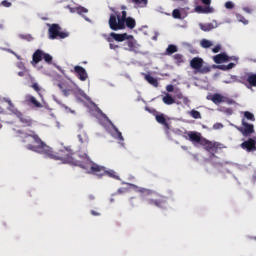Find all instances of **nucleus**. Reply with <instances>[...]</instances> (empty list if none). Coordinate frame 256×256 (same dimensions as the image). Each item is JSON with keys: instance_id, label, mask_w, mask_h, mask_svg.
<instances>
[{"instance_id": "49530a36", "label": "nucleus", "mask_w": 256, "mask_h": 256, "mask_svg": "<svg viewBox=\"0 0 256 256\" xmlns=\"http://www.w3.org/2000/svg\"><path fill=\"white\" fill-rule=\"evenodd\" d=\"M90 213L91 215H93V217H101V213L95 210H91Z\"/></svg>"}, {"instance_id": "a878e982", "label": "nucleus", "mask_w": 256, "mask_h": 256, "mask_svg": "<svg viewBox=\"0 0 256 256\" xmlns=\"http://www.w3.org/2000/svg\"><path fill=\"white\" fill-rule=\"evenodd\" d=\"M105 175H107L108 177H111L112 179H116L117 181H121V178L119 177V175H117V172H115V170L105 169Z\"/></svg>"}, {"instance_id": "2f4dec72", "label": "nucleus", "mask_w": 256, "mask_h": 256, "mask_svg": "<svg viewBox=\"0 0 256 256\" xmlns=\"http://www.w3.org/2000/svg\"><path fill=\"white\" fill-rule=\"evenodd\" d=\"M244 119L248 121H255V115L249 111L244 112Z\"/></svg>"}, {"instance_id": "412c9836", "label": "nucleus", "mask_w": 256, "mask_h": 256, "mask_svg": "<svg viewBox=\"0 0 256 256\" xmlns=\"http://www.w3.org/2000/svg\"><path fill=\"white\" fill-rule=\"evenodd\" d=\"M195 11L196 13H203V14H209V13H213V8L211 6H201L198 5L195 7Z\"/></svg>"}, {"instance_id": "dca6fc26", "label": "nucleus", "mask_w": 256, "mask_h": 256, "mask_svg": "<svg viewBox=\"0 0 256 256\" xmlns=\"http://www.w3.org/2000/svg\"><path fill=\"white\" fill-rule=\"evenodd\" d=\"M207 99H208V101H212V103H214V105H221V103H223V101H224V96L219 93H215V94L207 96Z\"/></svg>"}, {"instance_id": "4be33fe9", "label": "nucleus", "mask_w": 256, "mask_h": 256, "mask_svg": "<svg viewBox=\"0 0 256 256\" xmlns=\"http://www.w3.org/2000/svg\"><path fill=\"white\" fill-rule=\"evenodd\" d=\"M200 29L205 32L213 31V29H217V22L200 24Z\"/></svg>"}, {"instance_id": "473e14b6", "label": "nucleus", "mask_w": 256, "mask_h": 256, "mask_svg": "<svg viewBox=\"0 0 256 256\" xmlns=\"http://www.w3.org/2000/svg\"><path fill=\"white\" fill-rule=\"evenodd\" d=\"M77 14L78 15H83V13H89V10L83 6H79L76 8Z\"/></svg>"}, {"instance_id": "f704fd0d", "label": "nucleus", "mask_w": 256, "mask_h": 256, "mask_svg": "<svg viewBox=\"0 0 256 256\" xmlns=\"http://www.w3.org/2000/svg\"><path fill=\"white\" fill-rule=\"evenodd\" d=\"M78 139L80 143H87V141H89V137H87V134H79Z\"/></svg>"}, {"instance_id": "a19ab883", "label": "nucleus", "mask_w": 256, "mask_h": 256, "mask_svg": "<svg viewBox=\"0 0 256 256\" xmlns=\"http://www.w3.org/2000/svg\"><path fill=\"white\" fill-rule=\"evenodd\" d=\"M109 48L113 51H117V49H119V45L113 44V42H109Z\"/></svg>"}, {"instance_id": "1a4fd4ad", "label": "nucleus", "mask_w": 256, "mask_h": 256, "mask_svg": "<svg viewBox=\"0 0 256 256\" xmlns=\"http://www.w3.org/2000/svg\"><path fill=\"white\" fill-rule=\"evenodd\" d=\"M203 58L201 57H194L190 61V67L197 71V73H201L202 75H205L207 73L211 72V67L209 66H203Z\"/></svg>"}, {"instance_id": "603ef678", "label": "nucleus", "mask_w": 256, "mask_h": 256, "mask_svg": "<svg viewBox=\"0 0 256 256\" xmlns=\"http://www.w3.org/2000/svg\"><path fill=\"white\" fill-rule=\"evenodd\" d=\"M129 203L131 207H135V198H130Z\"/></svg>"}, {"instance_id": "f3484780", "label": "nucleus", "mask_w": 256, "mask_h": 256, "mask_svg": "<svg viewBox=\"0 0 256 256\" xmlns=\"http://www.w3.org/2000/svg\"><path fill=\"white\" fill-rule=\"evenodd\" d=\"M26 103L28 105H33V107H36V109L43 108V104H41V102L37 101V98H35V96L27 95Z\"/></svg>"}, {"instance_id": "37998d69", "label": "nucleus", "mask_w": 256, "mask_h": 256, "mask_svg": "<svg viewBox=\"0 0 256 256\" xmlns=\"http://www.w3.org/2000/svg\"><path fill=\"white\" fill-rule=\"evenodd\" d=\"M242 9L245 13H248V14L253 13V9L251 7L246 6V7H243Z\"/></svg>"}, {"instance_id": "4c0bfd02", "label": "nucleus", "mask_w": 256, "mask_h": 256, "mask_svg": "<svg viewBox=\"0 0 256 256\" xmlns=\"http://www.w3.org/2000/svg\"><path fill=\"white\" fill-rule=\"evenodd\" d=\"M223 103H227V105H235V100L231 99V98H228V97H225L223 98Z\"/></svg>"}, {"instance_id": "c85d7f7f", "label": "nucleus", "mask_w": 256, "mask_h": 256, "mask_svg": "<svg viewBox=\"0 0 256 256\" xmlns=\"http://www.w3.org/2000/svg\"><path fill=\"white\" fill-rule=\"evenodd\" d=\"M177 51H178L177 46L170 44L166 49V55H173V53H177Z\"/></svg>"}, {"instance_id": "79ce46f5", "label": "nucleus", "mask_w": 256, "mask_h": 256, "mask_svg": "<svg viewBox=\"0 0 256 256\" xmlns=\"http://www.w3.org/2000/svg\"><path fill=\"white\" fill-rule=\"evenodd\" d=\"M166 91H168V93H173V91H175V86H173L172 84L167 85Z\"/></svg>"}, {"instance_id": "b1692460", "label": "nucleus", "mask_w": 256, "mask_h": 256, "mask_svg": "<svg viewBox=\"0 0 256 256\" xmlns=\"http://www.w3.org/2000/svg\"><path fill=\"white\" fill-rule=\"evenodd\" d=\"M145 79L150 85H152V87H159V81L157 80V78L148 74L145 76Z\"/></svg>"}, {"instance_id": "8fccbe9b", "label": "nucleus", "mask_w": 256, "mask_h": 256, "mask_svg": "<svg viewBox=\"0 0 256 256\" xmlns=\"http://www.w3.org/2000/svg\"><path fill=\"white\" fill-rule=\"evenodd\" d=\"M59 105H61V107H63V109H65L66 111H70L71 113H73V111H71V108L67 107L65 104L59 103Z\"/></svg>"}, {"instance_id": "9d476101", "label": "nucleus", "mask_w": 256, "mask_h": 256, "mask_svg": "<svg viewBox=\"0 0 256 256\" xmlns=\"http://www.w3.org/2000/svg\"><path fill=\"white\" fill-rule=\"evenodd\" d=\"M237 130L243 135V137H251L255 133V126L249 124L245 118H242V127H238Z\"/></svg>"}, {"instance_id": "7c9ffc66", "label": "nucleus", "mask_w": 256, "mask_h": 256, "mask_svg": "<svg viewBox=\"0 0 256 256\" xmlns=\"http://www.w3.org/2000/svg\"><path fill=\"white\" fill-rule=\"evenodd\" d=\"M201 47H203V49H209V47L213 46V43L207 39H203L201 40Z\"/></svg>"}, {"instance_id": "c756f323", "label": "nucleus", "mask_w": 256, "mask_h": 256, "mask_svg": "<svg viewBox=\"0 0 256 256\" xmlns=\"http://www.w3.org/2000/svg\"><path fill=\"white\" fill-rule=\"evenodd\" d=\"M45 63H47L48 65H51L53 63V56H51L49 53H45L43 54V58Z\"/></svg>"}, {"instance_id": "f03ea898", "label": "nucleus", "mask_w": 256, "mask_h": 256, "mask_svg": "<svg viewBox=\"0 0 256 256\" xmlns=\"http://www.w3.org/2000/svg\"><path fill=\"white\" fill-rule=\"evenodd\" d=\"M136 189L138 193H142L144 197H147L145 200L146 205L158 207L159 209L167 207V197L147 188L136 187Z\"/></svg>"}, {"instance_id": "ddd939ff", "label": "nucleus", "mask_w": 256, "mask_h": 256, "mask_svg": "<svg viewBox=\"0 0 256 256\" xmlns=\"http://www.w3.org/2000/svg\"><path fill=\"white\" fill-rule=\"evenodd\" d=\"M200 145H202V147H204L206 151L210 152V151H217V149H219L221 144L218 142H211L206 138H204V140L202 141V144Z\"/></svg>"}, {"instance_id": "a211bd4d", "label": "nucleus", "mask_w": 256, "mask_h": 256, "mask_svg": "<svg viewBox=\"0 0 256 256\" xmlns=\"http://www.w3.org/2000/svg\"><path fill=\"white\" fill-rule=\"evenodd\" d=\"M213 61L217 65H221V63H227L229 61V56L225 53H220L213 57Z\"/></svg>"}, {"instance_id": "4d7b16f0", "label": "nucleus", "mask_w": 256, "mask_h": 256, "mask_svg": "<svg viewBox=\"0 0 256 256\" xmlns=\"http://www.w3.org/2000/svg\"><path fill=\"white\" fill-rule=\"evenodd\" d=\"M4 25L3 24H0V29H4Z\"/></svg>"}, {"instance_id": "c03bdc74", "label": "nucleus", "mask_w": 256, "mask_h": 256, "mask_svg": "<svg viewBox=\"0 0 256 256\" xmlns=\"http://www.w3.org/2000/svg\"><path fill=\"white\" fill-rule=\"evenodd\" d=\"M200 1L206 7H211V0H200Z\"/></svg>"}, {"instance_id": "20e7f679", "label": "nucleus", "mask_w": 256, "mask_h": 256, "mask_svg": "<svg viewBox=\"0 0 256 256\" xmlns=\"http://www.w3.org/2000/svg\"><path fill=\"white\" fill-rule=\"evenodd\" d=\"M108 43H113V41H117L118 43H123V41L125 42L126 51H135V38L133 37V35H129L127 33H123V34H118L115 32H111L109 37L106 39Z\"/></svg>"}, {"instance_id": "f8f14e48", "label": "nucleus", "mask_w": 256, "mask_h": 256, "mask_svg": "<svg viewBox=\"0 0 256 256\" xmlns=\"http://www.w3.org/2000/svg\"><path fill=\"white\" fill-rule=\"evenodd\" d=\"M240 147L248 153H253V151H256V138H249L248 140L244 141Z\"/></svg>"}, {"instance_id": "6e6d98bb", "label": "nucleus", "mask_w": 256, "mask_h": 256, "mask_svg": "<svg viewBox=\"0 0 256 256\" xmlns=\"http://www.w3.org/2000/svg\"><path fill=\"white\" fill-rule=\"evenodd\" d=\"M89 199H90V201H93V200H95V196L90 195V196H89Z\"/></svg>"}, {"instance_id": "393cba45", "label": "nucleus", "mask_w": 256, "mask_h": 256, "mask_svg": "<svg viewBox=\"0 0 256 256\" xmlns=\"http://www.w3.org/2000/svg\"><path fill=\"white\" fill-rule=\"evenodd\" d=\"M163 103H165V105H173L175 103V100L173 99L171 94H166L163 98H162Z\"/></svg>"}, {"instance_id": "423d86ee", "label": "nucleus", "mask_w": 256, "mask_h": 256, "mask_svg": "<svg viewBox=\"0 0 256 256\" xmlns=\"http://www.w3.org/2000/svg\"><path fill=\"white\" fill-rule=\"evenodd\" d=\"M7 103L9 105L8 109L11 111L16 117H18L20 123H22L23 127H33V118L31 116H25L21 111H19L17 108H15V105H13V102L11 100H7Z\"/></svg>"}, {"instance_id": "a18cd8bd", "label": "nucleus", "mask_w": 256, "mask_h": 256, "mask_svg": "<svg viewBox=\"0 0 256 256\" xmlns=\"http://www.w3.org/2000/svg\"><path fill=\"white\" fill-rule=\"evenodd\" d=\"M1 5H3V7H11V2L7 1V0H3L1 2Z\"/></svg>"}, {"instance_id": "aec40b11", "label": "nucleus", "mask_w": 256, "mask_h": 256, "mask_svg": "<svg viewBox=\"0 0 256 256\" xmlns=\"http://www.w3.org/2000/svg\"><path fill=\"white\" fill-rule=\"evenodd\" d=\"M124 25H125V28L127 27L128 29H135V27L137 26V21H135L133 17L125 16Z\"/></svg>"}, {"instance_id": "e433bc0d", "label": "nucleus", "mask_w": 256, "mask_h": 256, "mask_svg": "<svg viewBox=\"0 0 256 256\" xmlns=\"http://www.w3.org/2000/svg\"><path fill=\"white\" fill-rule=\"evenodd\" d=\"M113 129L115 131V133L117 134V137L119 139V141H123V134L121 133V131H119V129H117V127L113 126Z\"/></svg>"}, {"instance_id": "5fc2aeb1", "label": "nucleus", "mask_w": 256, "mask_h": 256, "mask_svg": "<svg viewBox=\"0 0 256 256\" xmlns=\"http://www.w3.org/2000/svg\"><path fill=\"white\" fill-rule=\"evenodd\" d=\"M64 95H69V90H63Z\"/></svg>"}, {"instance_id": "58836bf2", "label": "nucleus", "mask_w": 256, "mask_h": 256, "mask_svg": "<svg viewBox=\"0 0 256 256\" xmlns=\"http://www.w3.org/2000/svg\"><path fill=\"white\" fill-rule=\"evenodd\" d=\"M32 89H34V91H36V93H38V95H41V88L39 87V84L33 83Z\"/></svg>"}, {"instance_id": "bf43d9fd", "label": "nucleus", "mask_w": 256, "mask_h": 256, "mask_svg": "<svg viewBox=\"0 0 256 256\" xmlns=\"http://www.w3.org/2000/svg\"><path fill=\"white\" fill-rule=\"evenodd\" d=\"M253 239H254V241H256V236Z\"/></svg>"}, {"instance_id": "0eeeda50", "label": "nucleus", "mask_w": 256, "mask_h": 256, "mask_svg": "<svg viewBox=\"0 0 256 256\" xmlns=\"http://www.w3.org/2000/svg\"><path fill=\"white\" fill-rule=\"evenodd\" d=\"M48 35L49 39H67L69 37V32L61 31V26L59 24H48Z\"/></svg>"}, {"instance_id": "7ed1b4c3", "label": "nucleus", "mask_w": 256, "mask_h": 256, "mask_svg": "<svg viewBox=\"0 0 256 256\" xmlns=\"http://www.w3.org/2000/svg\"><path fill=\"white\" fill-rule=\"evenodd\" d=\"M125 17H127V11L123 10L114 11L110 14L108 24L111 31H123L125 29Z\"/></svg>"}, {"instance_id": "3c124183", "label": "nucleus", "mask_w": 256, "mask_h": 256, "mask_svg": "<svg viewBox=\"0 0 256 256\" xmlns=\"http://www.w3.org/2000/svg\"><path fill=\"white\" fill-rule=\"evenodd\" d=\"M218 69H220L221 71H227V65H219Z\"/></svg>"}, {"instance_id": "6ab92c4d", "label": "nucleus", "mask_w": 256, "mask_h": 256, "mask_svg": "<svg viewBox=\"0 0 256 256\" xmlns=\"http://www.w3.org/2000/svg\"><path fill=\"white\" fill-rule=\"evenodd\" d=\"M155 119L157 123L164 126L166 131H169L170 127H169V123L167 122V118H165V114H158L155 116Z\"/></svg>"}, {"instance_id": "4468645a", "label": "nucleus", "mask_w": 256, "mask_h": 256, "mask_svg": "<svg viewBox=\"0 0 256 256\" xmlns=\"http://www.w3.org/2000/svg\"><path fill=\"white\" fill-rule=\"evenodd\" d=\"M45 51L41 50V49H37L33 55H32V61H31V65H33V67H36L37 65H39V63H41V61H43V55H44Z\"/></svg>"}, {"instance_id": "f257e3e1", "label": "nucleus", "mask_w": 256, "mask_h": 256, "mask_svg": "<svg viewBox=\"0 0 256 256\" xmlns=\"http://www.w3.org/2000/svg\"><path fill=\"white\" fill-rule=\"evenodd\" d=\"M20 134V139L22 143H25L26 149L28 151H34V153H40V155H45L48 159H53L54 161H62L63 163H68L74 167H78L80 160L83 159L80 155L73 153L71 148L64 147L58 152L53 151L49 145H46L43 140L35 133V131L29 130L28 133L18 131Z\"/></svg>"}, {"instance_id": "2eb2a0df", "label": "nucleus", "mask_w": 256, "mask_h": 256, "mask_svg": "<svg viewBox=\"0 0 256 256\" xmlns=\"http://www.w3.org/2000/svg\"><path fill=\"white\" fill-rule=\"evenodd\" d=\"M74 73L80 81H87L89 77V75L87 74V70H85V68H83L82 66H75Z\"/></svg>"}, {"instance_id": "864d4df0", "label": "nucleus", "mask_w": 256, "mask_h": 256, "mask_svg": "<svg viewBox=\"0 0 256 256\" xmlns=\"http://www.w3.org/2000/svg\"><path fill=\"white\" fill-rule=\"evenodd\" d=\"M25 73H27V70L18 72L19 77H25Z\"/></svg>"}, {"instance_id": "bb28decb", "label": "nucleus", "mask_w": 256, "mask_h": 256, "mask_svg": "<svg viewBox=\"0 0 256 256\" xmlns=\"http://www.w3.org/2000/svg\"><path fill=\"white\" fill-rule=\"evenodd\" d=\"M174 63H176L178 66L181 65L182 63H185V58L183 57L182 54H175L173 56Z\"/></svg>"}, {"instance_id": "de8ad7c7", "label": "nucleus", "mask_w": 256, "mask_h": 256, "mask_svg": "<svg viewBox=\"0 0 256 256\" xmlns=\"http://www.w3.org/2000/svg\"><path fill=\"white\" fill-rule=\"evenodd\" d=\"M212 51H213L214 53H219V52L221 51V45H216V46L212 49Z\"/></svg>"}, {"instance_id": "09e8293b", "label": "nucleus", "mask_w": 256, "mask_h": 256, "mask_svg": "<svg viewBox=\"0 0 256 256\" xmlns=\"http://www.w3.org/2000/svg\"><path fill=\"white\" fill-rule=\"evenodd\" d=\"M233 67H235V63H233V62H231V63H229L228 65H226L227 71L233 69Z\"/></svg>"}, {"instance_id": "13d9d810", "label": "nucleus", "mask_w": 256, "mask_h": 256, "mask_svg": "<svg viewBox=\"0 0 256 256\" xmlns=\"http://www.w3.org/2000/svg\"><path fill=\"white\" fill-rule=\"evenodd\" d=\"M191 53H197V50H193V51H191Z\"/></svg>"}, {"instance_id": "cd10ccee", "label": "nucleus", "mask_w": 256, "mask_h": 256, "mask_svg": "<svg viewBox=\"0 0 256 256\" xmlns=\"http://www.w3.org/2000/svg\"><path fill=\"white\" fill-rule=\"evenodd\" d=\"M235 16L239 23H242L243 25H249V20H246L245 16H243L242 14L235 13Z\"/></svg>"}, {"instance_id": "5701e85b", "label": "nucleus", "mask_w": 256, "mask_h": 256, "mask_svg": "<svg viewBox=\"0 0 256 256\" xmlns=\"http://www.w3.org/2000/svg\"><path fill=\"white\" fill-rule=\"evenodd\" d=\"M131 2L135 4V7L140 9H144L149 4V0H131Z\"/></svg>"}, {"instance_id": "ea45409f", "label": "nucleus", "mask_w": 256, "mask_h": 256, "mask_svg": "<svg viewBox=\"0 0 256 256\" xmlns=\"http://www.w3.org/2000/svg\"><path fill=\"white\" fill-rule=\"evenodd\" d=\"M225 7H226V9H234L235 4H233V2H231V1H228L225 3Z\"/></svg>"}, {"instance_id": "72a5a7b5", "label": "nucleus", "mask_w": 256, "mask_h": 256, "mask_svg": "<svg viewBox=\"0 0 256 256\" xmlns=\"http://www.w3.org/2000/svg\"><path fill=\"white\" fill-rule=\"evenodd\" d=\"M191 117H193V119H201V112L197 111V110H192L190 112Z\"/></svg>"}, {"instance_id": "39448f33", "label": "nucleus", "mask_w": 256, "mask_h": 256, "mask_svg": "<svg viewBox=\"0 0 256 256\" xmlns=\"http://www.w3.org/2000/svg\"><path fill=\"white\" fill-rule=\"evenodd\" d=\"M78 167L89 170V173L97 175L98 177H103V175H105V167L93 163L89 158H83V160H80Z\"/></svg>"}, {"instance_id": "6e6552de", "label": "nucleus", "mask_w": 256, "mask_h": 256, "mask_svg": "<svg viewBox=\"0 0 256 256\" xmlns=\"http://www.w3.org/2000/svg\"><path fill=\"white\" fill-rule=\"evenodd\" d=\"M238 81L245 85L247 89H253V87H256V73L244 72L239 76Z\"/></svg>"}, {"instance_id": "c9c22d12", "label": "nucleus", "mask_w": 256, "mask_h": 256, "mask_svg": "<svg viewBox=\"0 0 256 256\" xmlns=\"http://www.w3.org/2000/svg\"><path fill=\"white\" fill-rule=\"evenodd\" d=\"M172 17L174 19H181V11L179 9H174L172 12Z\"/></svg>"}, {"instance_id": "9b49d317", "label": "nucleus", "mask_w": 256, "mask_h": 256, "mask_svg": "<svg viewBox=\"0 0 256 256\" xmlns=\"http://www.w3.org/2000/svg\"><path fill=\"white\" fill-rule=\"evenodd\" d=\"M186 139H188V141H191L192 143H197L198 145H201L205 138L201 136V133L197 131H189L187 132Z\"/></svg>"}]
</instances>
